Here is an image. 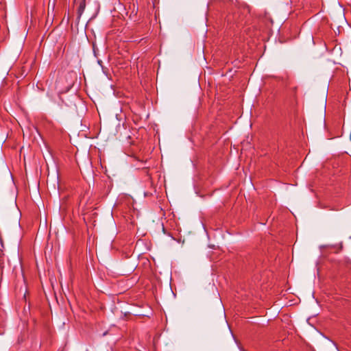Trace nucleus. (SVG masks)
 Wrapping results in <instances>:
<instances>
[{
  "label": "nucleus",
  "mask_w": 351,
  "mask_h": 351,
  "mask_svg": "<svg viewBox=\"0 0 351 351\" xmlns=\"http://www.w3.org/2000/svg\"><path fill=\"white\" fill-rule=\"evenodd\" d=\"M86 0H75V3L77 6V15L80 18L84 12Z\"/></svg>",
  "instance_id": "1"
}]
</instances>
